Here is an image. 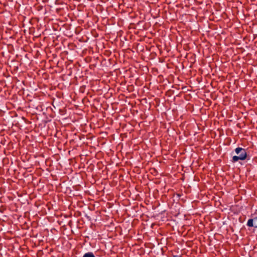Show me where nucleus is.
Segmentation results:
<instances>
[{
    "instance_id": "f257e3e1",
    "label": "nucleus",
    "mask_w": 257,
    "mask_h": 257,
    "mask_svg": "<svg viewBox=\"0 0 257 257\" xmlns=\"http://www.w3.org/2000/svg\"><path fill=\"white\" fill-rule=\"evenodd\" d=\"M235 152L238 156H234L232 157V162L235 163L239 160H245V159H249L247 158V155L245 149L238 147L235 149Z\"/></svg>"
},
{
    "instance_id": "f03ea898",
    "label": "nucleus",
    "mask_w": 257,
    "mask_h": 257,
    "mask_svg": "<svg viewBox=\"0 0 257 257\" xmlns=\"http://www.w3.org/2000/svg\"><path fill=\"white\" fill-rule=\"evenodd\" d=\"M246 225L249 227L257 228V218L255 216L248 220Z\"/></svg>"
},
{
    "instance_id": "7ed1b4c3",
    "label": "nucleus",
    "mask_w": 257,
    "mask_h": 257,
    "mask_svg": "<svg viewBox=\"0 0 257 257\" xmlns=\"http://www.w3.org/2000/svg\"><path fill=\"white\" fill-rule=\"evenodd\" d=\"M83 257H95L93 253L92 252H88L85 253Z\"/></svg>"
},
{
    "instance_id": "20e7f679",
    "label": "nucleus",
    "mask_w": 257,
    "mask_h": 257,
    "mask_svg": "<svg viewBox=\"0 0 257 257\" xmlns=\"http://www.w3.org/2000/svg\"><path fill=\"white\" fill-rule=\"evenodd\" d=\"M255 215H256V216H257V210H256L255 212L253 214H251V217L255 216Z\"/></svg>"
},
{
    "instance_id": "39448f33",
    "label": "nucleus",
    "mask_w": 257,
    "mask_h": 257,
    "mask_svg": "<svg viewBox=\"0 0 257 257\" xmlns=\"http://www.w3.org/2000/svg\"><path fill=\"white\" fill-rule=\"evenodd\" d=\"M172 257H182L181 255H173Z\"/></svg>"
},
{
    "instance_id": "423d86ee",
    "label": "nucleus",
    "mask_w": 257,
    "mask_h": 257,
    "mask_svg": "<svg viewBox=\"0 0 257 257\" xmlns=\"http://www.w3.org/2000/svg\"><path fill=\"white\" fill-rule=\"evenodd\" d=\"M255 217H256V218H257V216H255Z\"/></svg>"
}]
</instances>
